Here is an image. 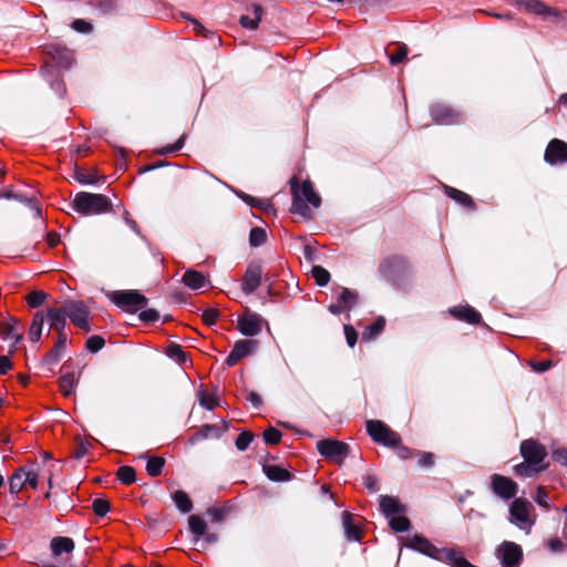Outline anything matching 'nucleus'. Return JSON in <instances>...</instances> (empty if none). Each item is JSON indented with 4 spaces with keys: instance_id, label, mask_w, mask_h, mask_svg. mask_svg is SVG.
Instances as JSON below:
<instances>
[{
    "instance_id": "nucleus-38",
    "label": "nucleus",
    "mask_w": 567,
    "mask_h": 567,
    "mask_svg": "<svg viewBox=\"0 0 567 567\" xmlns=\"http://www.w3.org/2000/svg\"><path fill=\"white\" fill-rule=\"evenodd\" d=\"M116 476L123 484H126V485L134 483L136 480L135 470L128 465L118 467V470L116 472Z\"/></svg>"
},
{
    "instance_id": "nucleus-30",
    "label": "nucleus",
    "mask_w": 567,
    "mask_h": 567,
    "mask_svg": "<svg viewBox=\"0 0 567 567\" xmlns=\"http://www.w3.org/2000/svg\"><path fill=\"white\" fill-rule=\"evenodd\" d=\"M267 477L274 482H286L290 480L291 474L278 465H268L265 467Z\"/></svg>"
},
{
    "instance_id": "nucleus-9",
    "label": "nucleus",
    "mask_w": 567,
    "mask_h": 567,
    "mask_svg": "<svg viewBox=\"0 0 567 567\" xmlns=\"http://www.w3.org/2000/svg\"><path fill=\"white\" fill-rule=\"evenodd\" d=\"M317 449L322 456L337 463H341L349 452L347 443L330 439L319 441Z\"/></svg>"
},
{
    "instance_id": "nucleus-10",
    "label": "nucleus",
    "mask_w": 567,
    "mask_h": 567,
    "mask_svg": "<svg viewBox=\"0 0 567 567\" xmlns=\"http://www.w3.org/2000/svg\"><path fill=\"white\" fill-rule=\"evenodd\" d=\"M432 120L440 125H453L463 121V115L450 105L436 103L430 109Z\"/></svg>"
},
{
    "instance_id": "nucleus-6",
    "label": "nucleus",
    "mask_w": 567,
    "mask_h": 567,
    "mask_svg": "<svg viewBox=\"0 0 567 567\" xmlns=\"http://www.w3.org/2000/svg\"><path fill=\"white\" fill-rule=\"evenodd\" d=\"M66 317L70 318L72 323L78 328L89 332L91 327L89 324L90 309L83 301L69 300L63 305Z\"/></svg>"
},
{
    "instance_id": "nucleus-36",
    "label": "nucleus",
    "mask_w": 567,
    "mask_h": 567,
    "mask_svg": "<svg viewBox=\"0 0 567 567\" xmlns=\"http://www.w3.org/2000/svg\"><path fill=\"white\" fill-rule=\"evenodd\" d=\"M165 465V460L161 456H152L147 460L146 463V472L150 476H158L161 475L163 467Z\"/></svg>"
},
{
    "instance_id": "nucleus-11",
    "label": "nucleus",
    "mask_w": 567,
    "mask_h": 567,
    "mask_svg": "<svg viewBox=\"0 0 567 567\" xmlns=\"http://www.w3.org/2000/svg\"><path fill=\"white\" fill-rule=\"evenodd\" d=\"M264 270L260 261H251L243 276L241 290L246 295L255 292L261 284Z\"/></svg>"
},
{
    "instance_id": "nucleus-53",
    "label": "nucleus",
    "mask_w": 567,
    "mask_h": 567,
    "mask_svg": "<svg viewBox=\"0 0 567 567\" xmlns=\"http://www.w3.org/2000/svg\"><path fill=\"white\" fill-rule=\"evenodd\" d=\"M218 317H219V311L217 309H213V308L206 309L202 315L203 321L208 326L215 324Z\"/></svg>"
},
{
    "instance_id": "nucleus-63",
    "label": "nucleus",
    "mask_w": 567,
    "mask_h": 567,
    "mask_svg": "<svg viewBox=\"0 0 567 567\" xmlns=\"http://www.w3.org/2000/svg\"><path fill=\"white\" fill-rule=\"evenodd\" d=\"M547 499H548L547 492L544 489V487H538L535 501L538 503V505H540L545 508H548Z\"/></svg>"
},
{
    "instance_id": "nucleus-1",
    "label": "nucleus",
    "mask_w": 567,
    "mask_h": 567,
    "mask_svg": "<svg viewBox=\"0 0 567 567\" xmlns=\"http://www.w3.org/2000/svg\"><path fill=\"white\" fill-rule=\"evenodd\" d=\"M290 184L292 193L291 212L302 217H309L311 210L308 204L318 208L321 205L320 196L315 192L310 181H303L301 185H298L297 179L292 178Z\"/></svg>"
},
{
    "instance_id": "nucleus-2",
    "label": "nucleus",
    "mask_w": 567,
    "mask_h": 567,
    "mask_svg": "<svg viewBox=\"0 0 567 567\" xmlns=\"http://www.w3.org/2000/svg\"><path fill=\"white\" fill-rule=\"evenodd\" d=\"M111 199L103 194L78 193L72 200V208L81 215H100L111 212Z\"/></svg>"
},
{
    "instance_id": "nucleus-57",
    "label": "nucleus",
    "mask_w": 567,
    "mask_h": 567,
    "mask_svg": "<svg viewBox=\"0 0 567 567\" xmlns=\"http://www.w3.org/2000/svg\"><path fill=\"white\" fill-rule=\"evenodd\" d=\"M392 447L395 449L396 455L401 460H408V458L412 457L414 454H416L415 451L411 450L408 446L401 445V443H399L398 445L392 446Z\"/></svg>"
},
{
    "instance_id": "nucleus-34",
    "label": "nucleus",
    "mask_w": 567,
    "mask_h": 567,
    "mask_svg": "<svg viewBox=\"0 0 567 567\" xmlns=\"http://www.w3.org/2000/svg\"><path fill=\"white\" fill-rule=\"evenodd\" d=\"M19 324L20 322L16 319H11L10 321L4 322L1 327L2 334L6 338L16 339L18 342L22 339V333L19 331Z\"/></svg>"
},
{
    "instance_id": "nucleus-41",
    "label": "nucleus",
    "mask_w": 567,
    "mask_h": 567,
    "mask_svg": "<svg viewBox=\"0 0 567 567\" xmlns=\"http://www.w3.org/2000/svg\"><path fill=\"white\" fill-rule=\"evenodd\" d=\"M390 519V526L395 532H406L410 529L411 523L408 517L399 514Z\"/></svg>"
},
{
    "instance_id": "nucleus-60",
    "label": "nucleus",
    "mask_w": 567,
    "mask_h": 567,
    "mask_svg": "<svg viewBox=\"0 0 567 567\" xmlns=\"http://www.w3.org/2000/svg\"><path fill=\"white\" fill-rule=\"evenodd\" d=\"M344 336L348 344L353 348L358 340V333L351 326H344Z\"/></svg>"
},
{
    "instance_id": "nucleus-48",
    "label": "nucleus",
    "mask_w": 567,
    "mask_h": 567,
    "mask_svg": "<svg viewBox=\"0 0 567 567\" xmlns=\"http://www.w3.org/2000/svg\"><path fill=\"white\" fill-rule=\"evenodd\" d=\"M167 353L169 357L176 359L179 363H185L187 361L186 352L178 344L169 346Z\"/></svg>"
},
{
    "instance_id": "nucleus-50",
    "label": "nucleus",
    "mask_w": 567,
    "mask_h": 567,
    "mask_svg": "<svg viewBox=\"0 0 567 567\" xmlns=\"http://www.w3.org/2000/svg\"><path fill=\"white\" fill-rule=\"evenodd\" d=\"M408 52H409V50H408L406 45L400 44L398 47L396 51L390 54V56H389L390 62L392 64H398V63L402 62L406 58Z\"/></svg>"
},
{
    "instance_id": "nucleus-23",
    "label": "nucleus",
    "mask_w": 567,
    "mask_h": 567,
    "mask_svg": "<svg viewBox=\"0 0 567 567\" xmlns=\"http://www.w3.org/2000/svg\"><path fill=\"white\" fill-rule=\"evenodd\" d=\"M74 549V542L70 537L56 536L51 540V550L54 556L62 553H71Z\"/></svg>"
},
{
    "instance_id": "nucleus-5",
    "label": "nucleus",
    "mask_w": 567,
    "mask_h": 567,
    "mask_svg": "<svg viewBox=\"0 0 567 567\" xmlns=\"http://www.w3.org/2000/svg\"><path fill=\"white\" fill-rule=\"evenodd\" d=\"M367 432L375 443L383 444L385 446H395L401 443L400 434L379 420L368 421Z\"/></svg>"
},
{
    "instance_id": "nucleus-7",
    "label": "nucleus",
    "mask_w": 567,
    "mask_h": 567,
    "mask_svg": "<svg viewBox=\"0 0 567 567\" xmlns=\"http://www.w3.org/2000/svg\"><path fill=\"white\" fill-rule=\"evenodd\" d=\"M520 454L524 461L535 465L536 467H542V471L547 468V464L544 463V460L547 456V451L545 446L536 440L528 439L523 441L520 444Z\"/></svg>"
},
{
    "instance_id": "nucleus-49",
    "label": "nucleus",
    "mask_w": 567,
    "mask_h": 567,
    "mask_svg": "<svg viewBox=\"0 0 567 567\" xmlns=\"http://www.w3.org/2000/svg\"><path fill=\"white\" fill-rule=\"evenodd\" d=\"M281 436V432L275 427H269L264 432V440L267 444H278Z\"/></svg>"
},
{
    "instance_id": "nucleus-16",
    "label": "nucleus",
    "mask_w": 567,
    "mask_h": 567,
    "mask_svg": "<svg viewBox=\"0 0 567 567\" xmlns=\"http://www.w3.org/2000/svg\"><path fill=\"white\" fill-rule=\"evenodd\" d=\"M544 158L550 165L567 163V143L558 138L551 140L546 147Z\"/></svg>"
},
{
    "instance_id": "nucleus-40",
    "label": "nucleus",
    "mask_w": 567,
    "mask_h": 567,
    "mask_svg": "<svg viewBox=\"0 0 567 567\" xmlns=\"http://www.w3.org/2000/svg\"><path fill=\"white\" fill-rule=\"evenodd\" d=\"M267 240V234L264 228L254 227L249 234V244L252 247H259Z\"/></svg>"
},
{
    "instance_id": "nucleus-15",
    "label": "nucleus",
    "mask_w": 567,
    "mask_h": 567,
    "mask_svg": "<svg viewBox=\"0 0 567 567\" xmlns=\"http://www.w3.org/2000/svg\"><path fill=\"white\" fill-rule=\"evenodd\" d=\"M258 342L251 339H241L235 342L233 350L225 360L227 367L236 365L243 358L250 355Z\"/></svg>"
},
{
    "instance_id": "nucleus-19",
    "label": "nucleus",
    "mask_w": 567,
    "mask_h": 567,
    "mask_svg": "<svg viewBox=\"0 0 567 567\" xmlns=\"http://www.w3.org/2000/svg\"><path fill=\"white\" fill-rule=\"evenodd\" d=\"M68 341V334L58 336L53 348L43 357L42 363L48 367L55 365L62 359Z\"/></svg>"
},
{
    "instance_id": "nucleus-64",
    "label": "nucleus",
    "mask_w": 567,
    "mask_h": 567,
    "mask_svg": "<svg viewBox=\"0 0 567 567\" xmlns=\"http://www.w3.org/2000/svg\"><path fill=\"white\" fill-rule=\"evenodd\" d=\"M241 198L250 206L255 207V206H258L260 208H266L268 207V204L261 199H257V198H254L251 197L250 195H247V194H244L241 196Z\"/></svg>"
},
{
    "instance_id": "nucleus-21",
    "label": "nucleus",
    "mask_w": 567,
    "mask_h": 567,
    "mask_svg": "<svg viewBox=\"0 0 567 567\" xmlns=\"http://www.w3.org/2000/svg\"><path fill=\"white\" fill-rule=\"evenodd\" d=\"M380 509L386 518L405 512L404 505L398 498L388 495L380 496Z\"/></svg>"
},
{
    "instance_id": "nucleus-3",
    "label": "nucleus",
    "mask_w": 567,
    "mask_h": 567,
    "mask_svg": "<svg viewBox=\"0 0 567 567\" xmlns=\"http://www.w3.org/2000/svg\"><path fill=\"white\" fill-rule=\"evenodd\" d=\"M534 506L525 498H515L509 507V520L519 529L530 533L536 519L533 516Z\"/></svg>"
},
{
    "instance_id": "nucleus-61",
    "label": "nucleus",
    "mask_w": 567,
    "mask_h": 567,
    "mask_svg": "<svg viewBox=\"0 0 567 567\" xmlns=\"http://www.w3.org/2000/svg\"><path fill=\"white\" fill-rule=\"evenodd\" d=\"M75 178L81 184H94L96 182V177L94 175L85 173L84 171L76 172Z\"/></svg>"
},
{
    "instance_id": "nucleus-29",
    "label": "nucleus",
    "mask_w": 567,
    "mask_h": 567,
    "mask_svg": "<svg viewBox=\"0 0 567 567\" xmlns=\"http://www.w3.org/2000/svg\"><path fill=\"white\" fill-rule=\"evenodd\" d=\"M78 379L73 372L63 374L59 380L60 391L64 396H70L76 386Z\"/></svg>"
},
{
    "instance_id": "nucleus-12",
    "label": "nucleus",
    "mask_w": 567,
    "mask_h": 567,
    "mask_svg": "<svg viewBox=\"0 0 567 567\" xmlns=\"http://www.w3.org/2000/svg\"><path fill=\"white\" fill-rule=\"evenodd\" d=\"M410 269V262L406 257L392 255L384 258L379 265V271L384 277L402 275Z\"/></svg>"
},
{
    "instance_id": "nucleus-24",
    "label": "nucleus",
    "mask_w": 567,
    "mask_h": 567,
    "mask_svg": "<svg viewBox=\"0 0 567 567\" xmlns=\"http://www.w3.org/2000/svg\"><path fill=\"white\" fill-rule=\"evenodd\" d=\"M189 532L194 535L195 542L204 537L207 532V523L198 515H190L188 517Z\"/></svg>"
},
{
    "instance_id": "nucleus-37",
    "label": "nucleus",
    "mask_w": 567,
    "mask_h": 567,
    "mask_svg": "<svg viewBox=\"0 0 567 567\" xmlns=\"http://www.w3.org/2000/svg\"><path fill=\"white\" fill-rule=\"evenodd\" d=\"M514 472L517 476L529 477L542 472V467H536L535 465L524 461L514 466Z\"/></svg>"
},
{
    "instance_id": "nucleus-8",
    "label": "nucleus",
    "mask_w": 567,
    "mask_h": 567,
    "mask_svg": "<svg viewBox=\"0 0 567 567\" xmlns=\"http://www.w3.org/2000/svg\"><path fill=\"white\" fill-rule=\"evenodd\" d=\"M496 556L502 567H518L523 560V549L519 545L505 540L497 547Z\"/></svg>"
},
{
    "instance_id": "nucleus-44",
    "label": "nucleus",
    "mask_w": 567,
    "mask_h": 567,
    "mask_svg": "<svg viewBox=\"0 0 567 567\" xmlns=\"http://www.w3.org/2000/svg\"><path fill=\"white\" fill-rule=\"evenodd\" d=\"M92 509L99 517H104L110 511V503L105 498H95L92 503Z\"/></svg>"
},
{
    "instance_id": "nucleus-42",
    "label": "nucleus",
    "mask_w": 567,
    "mask_h": 567,
    "mask_svg": "<svg viewBox=\"0 0 567 567\" xmlns=\"http://www.w3.org/2000/svg\"><path fill=\"white\" fill-rule=\"evenodd\" d=\"M312 277L318 286H327L330 280V274L321 266H313L311 270Z\"/></svg>"
},
{
    "instance_id": "nucleus-46",
    "label": "nucleus",
    "mask_w": 567,
    "mask_h": 567,
    "mask_svg": "<svg viewBox=\"0 0 567 567\" xmlns=\"http://www.w3.org/2000/svg\"><path fill=\"white\" fill-rule=\"evenodd\" d=\"M105 344V340L101 336H91L87 338L85 342V348L92 352L95 353L100 351Z\"/></svg>"
},
{
    "instance_id": "nucleus-55",
    "label": "nucleus",
    "mask_w": 567,
    "mask_h": 567,
    "mask_svg": "<svg viewBox=\"0 0 567 567\" xmlns=\"http://www.w3.org/2000/svg\"><path fill=\"white\" fill-rule=\"evenodd\" d=\"M420 455L419 465L422 467H431L434 465V454L430 452H417Z\"/></svg>"
},
{
    "instance_id": "nucleus-31",
    "label": "nucleus",
    "mask_w": 567,
    "mask_h": 567,
    "mask_svg": "<svg viewBox=\"0 0 567 567\" xmlns=\"http://www.w3.org/2000/svg\"><path fill=\"white\" fill-rule=\"evenodd\" d=\"M173 501L176 507L184 514L189 513L193 508L192 499L184 491H176L173 494Z\"/></svg>"
},
{
    "instance_id": "nucleus-45",
    "label": "nucleus",
    "mask_w": 567,
    "mask_h": 567,
    "mask_svg": "<svg viewBox=\"0 0 567 567\" xmlns=\"http://www.w3.org/2000/svg\"><path fill=\"white\" fill-rule=\"evenodd\" d=\"M199 403L208 410H214L218 405L215 394L206 391L199 392Z\"/></svg>"
},
{
    "instance_id": "nucleus-26",
    "label": "nucleus",
    "mask_w": 567,
    "mask_h": 567,
    "mask_svg": "<svg viewBox=\"0 0 567 567\" xmlns=\"http://www.w3.org/2000/svg\"><path fill=\"white\" fill-rule=\"evenodd\" d=\"M45 321L44 312L39 311L33 316L30 329H29V339L32 342H38L41 339L43 324Z\"/></svg>"
},
{
    "instance_id": "nucleus-25",
    "label": "nucleus",
    "mask_w": 567,
    "mask_h": 567,
    "mask_svg": "<svg viewBox=\"0 0 567 567\" xmlns=\"http://www.w3.org/2000/svg\"><path fill=\"white\" fill-rule=\"evenodd\" d=\"M183 282L190 289H200L207 284V279L199 271L187 270L183 276Z\"/></svg>"
},
{
    "instance_id": "nucleus-39",
    "label": "nucleus",
    "mask_w": 567,
    "mask_h": 567,
    "mask_svg": "<svg viewBox=\"0 0 567 567\" xmlns=\"http://www.w3.org/2000/svg\"><path fill=\"white\" fill-rule=\"evenodd\" d=\"M48 298V293L42 290H34L27 295L25 301L31 308L41 307Z\"/></svg>"
},
{
    "instance_id": "nucleus-51",
    "label": "nucleus",
    "mask_w": 567,
    "mask_h": 567,
    "mask_svg": "<svg viewBox=\"0 0 567 567\" xmlns=\"http://www.w3.org/2000/svg\"><path fill=\"white\" fill-rule=\"evenodd\" d=\"M71 27L74 31L80 33H90L93 29L92 24L83 19H75Z\"/></svg>"
},
{
    "instance_id": "nucleus-35",
    "label": "nucleus",
    "mask_w": 567,
    "mask_h": 567,
    "mask_svg": "<svg viewBox=\"0 0 567 567\" xmlns=\"http://www.w3.org/2000/svg\"><path fill=\"white\" fill-rule=\"evenodd\" d=\"M385 321L383 318L377 319L373 323L365 327L362 332L363 340H371L382 332L384 329Z\"/></svg>"
},
{
    "instance_id": "nucleus-13",
    "label": "nucleus",
    "mask_w": 567,
    "mask_h": 567,
    "mask_svg": "<svg viewBox=\"0 0 567 567\" xmlns=\"http://www.w3.org/2000/svg\"><path fill=\"white\" fill-rule=\"evenodd\" d=\"M491 488L495 495L503 499L515 497L518 491L516 482L501 474H493L491 476Z\"/></svg>"
},
{
    "instance_id": "nucleus-14",
    "label": "nucleus",
    "mask_w": 567,
    "mask_h": 567,
    "mask_svg": "<svg viewBox=\"0 0 567 567\" xmlns=\"http://www.w3.org/2000/svg\"><path fill=\"white\" fill-rule=\"evenodd\" d=\"M262 322L264 319L260 315L248 310L238 317L237 329L244 336L255 337L261 332Z\"/></svg>"
},
{
    "instance_id": "nucleus-52",
    "label": "nucleus",
    "mask_w": 567,
    "mask_h": 567,
    "mask_svg": "<svg viewBox=\"0 0 567 567\" xmlns=\"http://www.w3.org/2000/svg\"><path fill=\"white\" fill-rule=\"evenodd\" d=\"M91 447V444L89 442H84V441H80L73 452H72V456L76 460H80L82 458L84 455L87 454L89 450Z\"/></svg>"
},
{
    "instance_id": "nucleus-33",
    "label": "nucleus",
    "mask_w": 567,
    "mask_h": 567,
    "mask_svg": "<svg viewBox=\"0 0 567 567\" xmlns=\"http://www.w3.org/2000/svg\"><path fill=\"white\" fill-rule=\"evenodd\" d=\"M446 194L449 197H451L452 199H454L456 203L461 204L464 207L474 206L473 198L462 190H458L453 187H446Z\"/></svg>"
},
{
    "instance_id": "nucleus-22",
    "label": "nucleus",
    "mask_w": 567,
    "mask_h": 567,
    "mask_svg": "<svg viewBox=\"0 0 567 567\" xmlns=\"http://www.w3.org/2000/svg\"><path fill=\"white\" fill-rule=\"evenodd\" d=\"M342 523L348 540L359 542L362 537L361 529L360 526L353 522V517L350 513L343 512Z\"/></svg>"
},
{
    "instance_id": "nucleus-27",
    "label": "nucleus",
    "mask_w": 567,
    "mask_h": 567,
    "mask_svg": "<svg viewBox=\"0 0 567 567\" xmlns=\"http://www.w3.org/2000/svg\"><path fill=\"white\" fill-rule=\"evenodd\" d=\"M252 16L254 17L241 16L240 24L243 28L250 29V30H255L258 28V24L261 20V16H262L261 6H259V4L252 6Z\"/></svg>"
},
{
    "instance_id": "nucleus-54",
    "label": "nucleus",
    "mask_w": 567,
    "mask_h": 567,
    "mask_svg": "<svg viewBox=\"0 0 567 567\" xmlns=\"http://www.w3.org/2000/svg\"><path fill=\"white\" fill-rule=\"evenodd\" d=\"M184 140H185V137L182 136L181 138H178V141L176 143L164 146L162 150L158 151V153L162 155H165V154L178 152L184 146Z\"/></svg>"
},
{
    "instance_id": "nucleus-32",
    "label": "nucleus",
    "mask_w": 567,
    "mask_h": 567,
    "mask_svg": "<svg viewBox=\"0 0 567 567\" xmlns=\"http://www.w3.org/2000/svg\"><path fill=\"white\" fill-rule=\"evenodd\" d=\"M24 477V468H18L9 480V491L12 494H17L21 492L25 487Z\"/></svg>"
},
{
    "instance_id": "nucleus-28",
    "label": "nucleus",
    "mask_w": 567,
    "mask_h": 567,
    "mask_svg": "<svg viewBox=\"0 0 567 567\" xmlns=\"http://www.w3.org/2000/svg\"><path fill=\"white\" fill-rule=\"evenodd\" d=\"M358 292L346 287L340 288L337 301L340 302L346 310L351 309L358 301Z\"/></svg>"
},
{
    "instance_id": "nucleus-18",
    "label": "nucleus",
    "mask_w": 567,
    "mask_h": 567,
    "mask_svg": "<svg viewBox=\"0 0 567 567\" xmlns=\"http://www.w3.org/2000/svg\"><path fill=\"white\" fill-rule=\"evenodd\" d=\"M45 319L50 324V329L58 332V336L66 334V313L64 312L63 306L61 308H48L44 313Z\"/></svg>"
},
{
    "instance_id": "nucleus-17",
    "label": "nucleus",
    "mask_w": 567,
    "mask_h": 567,
    "mask_svg": "<svg viewBox=\"0 0 567 567\" xmlns=\"http://www.w3.org/2000/svg\"><path fill=\"white\" fill-rule=\"evenodd\" d=\"M517 6H522L529 13L540 17L559 18L561 12L557 8L547 6L540 0H514Z\"/></svg>"
},
{
    "instance_id": "nucleus-59",
    "label": "nucleus",
    "mask_w": 567,
    "mask_h": 567,
    "mask_svg": "<svg viewBox=\"0 0 567 567\" xmlns=\"http://www.w3.org/2000/svg\"><path fill=\"white\" fill-rule=\"evenodd\" d=\"M363 485L369 489L371 493H375L379 491V481L373 475H365L363 477Z\"/></svg>"
},
{
    "instance_id": "nucleus-20",
    "label": "nucleus",
    "mask_w": 567,
    "mask_h": 567,
    "mask_svg": "<svg viewBox=\"0 0 567 567\" xmlns=\"http://www.w3.org/2000/svg\"><path fill=\"white\" fill-rule=\"evenodd\" d=\"M452 317L457 320L465 321L467 323L476 324L480 323L482 317L481 313L471 306H457L449 310Z\"/></svg>"
},
{
    "instance_id": "nucleus-62",
    "label": "nucleus",
    "mask_w": 567,
    "mask_h": 567,
    "mask_svg": "<svg viewBox=\"0 0 567 567\" xmlns=\"http://www.w3.org/2000/svg\"><path fill=\"white\" fill-rule=\"evenodd\" d=\"M553 458L561 465L567 466V449H557L553 451Z\"/></svg>"
},
{
    "instance_id": "nucleus-43",
    "label": "nucleus",
    "mask_w": 567,
    "mask_h": 567,
    "mask_svg": "<svg viewBox=\"0 0 567 567\" xmlns=\"http://www.w3.org/2000/svg\"><path fill=\"white\" fill-rule=\"evenodd\" d=\"M24 482H25V487L29 486L33 489H37L38 487V477H39V473L38 471L34 468L33 465H29V466H24Z\"/></svg>"
},
{
    "instance_id": "nucleus-47",
    "label": "nucleus",
    "mask_w": 567,
    "mask_h": 567,
    "mask_svg": "<svg viewBox=\"0 0 567 567\" xmlns=\"http://www.w3.org/2000/svg\"><path fill=\"white\" fill-rule=\"evenodd\" d=\"M254 440V434L250 431L241 432L236 439V447L239 451H245Z\"/></svg>"
},
{
    "instance_id": "nucleus-4",
    "label": "nucleus",
    "mask_w": 567,
    "mask_h": 567,
    "mask_svg": "<svg viewBox=\"0 0 567 567\" xmlns=\"http://www.w3.org/2000/svg\"><path fill=\"white\" fill-rule=\"evenodd\" d=\"M110 299L117 307L127 312H136L147 305L146 297L136 290L113 291L110 295Z\"/></svg>"
},
{
    "instance_id": "nucleus-58",
    "label": "nucleus",
    "mask_w": 567,
    "mask_h": 567,
    "mask_svg": "<svg viewBox=\"0 0 567 567\" xmlns=\"http://www.w3.org/2000/svg\"><path fill=\"white\" fill-rule=\"evenodd\" d=\"M140 319L143 322H154L159 319V313L155 309H147L140 313Z\"/></svg>"
},
{
    "instance_id": "nucleus-56",
    "label": "nucleus",
    "mask_w": 567,
    "mask_h": 567,
    "mask_svg": "<svg viewBox=\"0 0 567 567\" xmlns=\"http://www.w3.org/2000/svg\"><path fill=\"white\" fill-rule=\"evenodd\" d=\"M61 56L56 61V65L60 68H69L72 63L71 53L66 49L58 51Z\"/></svg>"
}]
</instances>
